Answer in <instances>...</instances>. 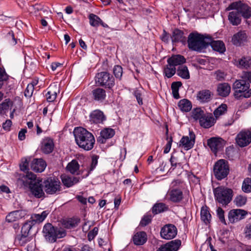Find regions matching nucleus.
<instances>
[{"instance_id":"f257e3e1","label":"nucleus","mask_w":251,"mask_h":251,"mask_svg":"<svg viewBox=\"0 0 251 251\" xmlns=\"http://www.w3.org/2000/svg\"><path fill=\"white\" fill-rule=\"evenodd\" d=\"M78 146L86 151L93 149L95 140L93 134L82 127H75L74 131Z\"/></svg>"},{"instance_id":"f03ea898","label":"nucleus","mask_w":251,"mask_h":251,"mask_svg":"<svg viewBox=\"0 0 251 251\" xmlns=\"http://www.w3.org/2000/svg\"><path fill=\"white\" fill-rule=\"evenodd\" d=\"M22 180L24 185L28 187L31 193L35 197L40 198L44 196L42 180L40 178H37L36 175L28 173L22 177Z\"/></svg>"},{"instance_id":"7ed1b4c3","label":"nucleus","mask_w":251,"mask_h":251,"mask_svg":"<svg viewBox=\"0 0 251 251\" xmlns=\"http://www.w3.org/2000/svg\"><path fill=\"white\" fill-rule=\"evenodd\" d=\"M44 236L47 241L54 243L57 238H62L66 236V231L63 228L55 227L50 223H47L43 229Z\"/></svg>"},{"instance_id":"20e7f679","label":"nucleus","mask_w":251,"mask_h":251,"mask_svg":"<svg viewBox=\"0 0 251 251\" xmlns=\"http://www.w3.org/2000/svg\"><path fill=\"white\" fill-rule=\"evenodd\" d=\"M207 38L197 33H191L188 37V47L192 50L201 52L207 47Z\"/></svg>"},{"instance_id":"39448f33","label":"nucleus","mask_w":251,"mask_h":251,"mask_svg":"<svg viewBox=\"0 0 251 251\" xmlns=\"http://www.w3.org/2000/svg\"><path fill=\"white\" fill-rule=\"evenodd\" d=\"M250 83L243 78L236 80L232 85L234 97L237 100L250 97L251 89H250Z\"/></svg>"},{"instance_id":"423d86ee","label":"nucleus","mask_w":251,"mask_h":251,"mask_svg":"<svg viewBox=\"0 0 251 251\" xmlns=\"http://www.w3.org/2000/svg\"><path fill=\"white\" fill-rule=\"evenodd\" d=\"M216 201L222 206L227 205L232 199L233 190L225 186H218L213 189Z\"/></svg>"},{"instance_id":"0eeeda50","label":"nucleus","mask_w":251,"mask_h":251,"mask_svg":"<svg viewBox=\"0 0 251 251\" xmlns=\"http://www.w3.org/2000/svg\"><path fill=\"white\" fill-rule=\"evenodd\" d=\"M213 173L218 180H221L226 177L229 173L228 161L225 159H220L216 162L213 167Z\"/></svg>"},{"instance_id":"6e6552de","label":"nucleus","mask_w":251,"mask_h":251,"mask_svg":"<svg viewBox=\"0 0 251 251\" xmlns=\"http://www.w3.org/2000/svg\"><path fill=\"white\" fill-rule=\"evenodd\" d=\"M97 84L105 88H111L115 84L114 78L107 72L98 73L95 76Z\"/></svg>"},{"instance_id":"1a4fd4ad","label":"nucleus","mask_w":251,"mask_h":251,"mask_svg":"<svg viewBox=\"0 0 251 251\" xmlns=\"http://www.w3.org/2000/svg\"><path fill=\"white\" fill-rule=\"evenodd\" d=\"M231 10H236L245 19H249L251 17V8L240 1L231 3L226 8V11Z\"/></svg>"},{"instance_id":"9d476101","label":"nucleus","mask_w":251,"mask_h":251,"mask_svg":"<svg viewBox=\"0 0 251 251\" xmlns=\"http://www.w3.org/2000/svg\"><path fill=\"white\" fill-rule=\"evenodd\" d=\"M44 190L48 194H54L60 191V182L55 178H48L44 181Z\"/></svg>"},{"instance_id":"9b49d317","label":"nucleus","mask_w":251,"mask_h":251,"mask_svg":"<svg viewBox=\"0 0 251 251\" xmlns=\"http://www.w3.org/2000/svg\"><path fill=\"white\" fill-rule=\"evenodd\" d=\"M236 142L240 147L249 145L251 143V130H241L236 136Z\"/></svg>"},{"instance_id":"f8f14e48","label":"nucleus","mask_w":251,"mask_h":251,"mask_svg":"<svg viewBox=\"0 0 251 251\" xmlns=\"http://www.w3.org/2000/svg\"><path fill=\"white\" fill-rule=\"evenodd\" d=\"M177 234V228L173 225L168 224L162 227L160 235L163 239L170 240L176 237Z\"/></svg>"},{"instance_id":"ddd939ff","label":"nucleus","mask_w":251,"mask_h":251,"mask_svg":"<svg viewBox=\"0 0 251 251\" xmlns=\"http://www.w3.org/2000/svg\"><path fill=\"white\" fill-rule=\"evenodd\" d=\"M207 146L215 154L224 148V140L220 137H211L207 141Z\"/></svg>"},{"instance_id":"4468645a","label":"nucleus","mask_w":251,"mask_h":251,"mask_svg":"<svg viewBox=\"0 0 251 251\" xmlns=\"http://www.w3.org/2000/svg\"><path fill=\"white\" fill-rule=\"evenodd\" d=\"M247 213V212L243 209H232L228 213V220L231 223L237 222L245 218Z\"/></svg>"},{"instance_id":"2eb2a0df","label":"nucleus","mask_w":251,"mask_h":251,"mask_svg":"<svg viewBox=\"0 0 251 251\" xmlns=\"http://www.w3.org/2000/svg\"><path fill=\"white\" fill-rule=\"evenodd\" d=\"M189 135L183 136L180 141V145L187 150L192 149L195 143L196 136L194 132L189 130Z\"/></svg>"},{"instance_id":"dca6fc26","label":"nucleus","mask_w":251,"mask_h":251,"mask_svg":"<svg viewBox=\"0 0 251 251\" xmlns=\"http://www.w3.org/2000/svg\"><path fill=\"white\" fill-rule=\"evenodd\" d=\"M105 120V116L100 110H94L90 115V121L91 123L95 124H103Z\"/></svg>"},{"instance_id":"f3484780","label":"nucleus","mask_w":251,"mask_h":251,"mask_svg":"<svg viewBox=\"0 0 251 251\" xmlns=\"http://www.w3.org/2000/svg\"><path fill=\"white\" fill-rule=\"evenodd\" d=\"M181 242L177 239L172 240L161 246L156 251H177L181 246Z\"/></svg>"},{"instance_id":"a211bd4d","label":"nucleus","mask_w":251,"mask_h":251,"mask_svg":"<svg viewBox=\"0 0 251 251\" xmlns=\"http://www.w3.org/2000/svg\"><path fill=\"white\" fill-rule=\"evenodd\" d=\"M168 196L169 200L175 203L179 202L183 198L182 191L178 188H173L170 190Z\"/></svg>"},{"instance_id":"6ab92c4d","label":"nucleus","mask_w":251,"mask_h":251,"mask_svg":"<svg viewBox=\"0 0 251 251\" xmlns=\"http://www.w3.org/2000/svg\"><path fill=\"white\" fill-rule=\"evenodd\" d=\"M54 147L53 139L50 137H46L43 139L41 142V149L43 152L45 154L51 153Z\"/></svg>"},{"instance_id":"aec40b11","label":"nucleus","mask_w":251,"mask_h":251,"mask_svg":"<svg viewBox=\"0 0 251 251\" xmlns=\"http://www.w3.org/2000/svg\"><path fill=\"white\" fill-rule=\"evenodd\" d=\"M247 41V35L245 31H240L233 35L232 43L236 46H241Z\"/></svg>"},{"instance_id":"412c9836","label":"nucleus","mask_w":251,"mask_h":251,"mask_svg":"<svg viewBox=\"0 0 251 251\" xmlns=\"http://www.w3.org/2000/svg\"><path fill=\"white\" fill-rule=\"evenodd\" d=\"M207 39V47L210 45L213 50L221 53H224L226 51L225 45L223 41H213L211 37H208Z\"/></svg>"},{"instance_id":"4be33fe9","label":"nucleus","mask_w":251,"mask_h":251,"mask_svg":"<svg viewBox=\"0 0 251 251\" xmlns=\"http://www.w3.org/2000/svg\"><path fill=\"white\" fill-rule=\"evenodd\" d=\"M46 162L41 158H34L30 164L31 170L36 172H43L46 168Z\"/></svg>"},{"instance_id":"5701e85b","label":"nucleus","mask_w":251,"mask_h":251,"mask_svg":"<svg viewBox=\"0 0 251 251\" xmlns=\"http://www.w3.org/2000/svg\"><path fill=\"white\" fill-rule=\"evenodd\" d=\"M213 96V94L211 91L204 89L198 92L197 99L201 103H206L211 100Z\"/></svg>"},{"instance_id":"b1692460","label":"nucleus","mask_w":251,"mask_h":251,"mask_svg":"<svg viewBox=\"0 0 251 251\" xmlns=\"http://www.w3.org/2000/svg\"><path fill=\"white\" fill-rule=\"evenodd\" d=\"M115 134V131L111 128H105L100 131V136L98 138V142L104 144L106 139L112 138Z\"/></svg>"},{"instance_id":"393cba45","label":"nucleus","mask_w":251,"mask_h":251,"mask_svg":"<svg viewBox=\"0 0 251 251\" xmlns=\"http://www.w3.org/2000/svg\"><path fill=\"white\" fill-rule=\"evenodd\" d=\"M235 61L236 65L239 68L242 69L251 68V57L250 56H242Z\"/></svg>"},{"instance_id":"a878e982","label":"nucleus","mask_w":251,"mask_h":251,"mask_svg":"<svg viewBox=\"0 0 251 251\" xmlns=\"http://www.w3.org/2000/svg\"><path fill=\"white\" fill-rule=\"evenodd\" d=\"M79 222V219L74 218L62 219L61 221L62 226L67 229H72L76 227Z\"/></svg>"},{"instance_id":"bb28decb","label":"nucleus","mask_w":251,"mask_h":251,"mask_svg":"<svg viewBox=\"0 0 251 251\" xmlns=\"http://www.w3.org/2000/svg\"><path fill=\"white\" fill-rule=\"evenodd\" d=\"M171 38L173 43L180 42L184 43L186 42V38L184 36L183 31L178 28H176L174 30Z\"/></svg>"},{"instance_id":"cd10ccee","label":"nucleus","mask_w":251,"mask_h":251,"mask_svg":"<svg viewBox=\"0 0 251 251\" xmlns=\"http://www.w3.org/2000/svg\"><path fill=\"white\" fill-rule=\"evenodd\" d=\"M186 59L184 57L181 55H173L171 57L167 59V63H171L176 67V66L179 65V66L185 63Z\"/></svg>"},{"instance_id":"c85d7f7f","label":"nucleus","mask_w":251,"mask_h":251,"mask_svg":"<svg viewBox=\"0 0 251 251\" xmlns=\"http://www.w3.org/2000/svg\"><path fill=\"white\" fill-rule=\"evenodd\" d=\"M231 87L227 83H220L217 87V92L219 96L226 97L228 96L230 92Z\"/></svg>"},{"instance_id":"c756f323","label":"nucleus","mask_w":251,"mask_h":251,"mask_svg":"<svg viewBox=\"0 0 251 251\" xmlns=\"http://www.w3.org/2000/svg\"><path fill=\"white\" fill-rule=\"evenodd\" d=\"M228 19L230 24L233 25H238L241 22V15L236 10L229 13Z\"/></svg>"},{"instance_id":"7c9ffc66","label":"nucleus","mask_w":251,"mask_h":251,"mask_svg":"<svg viewBox=\"0 0 251 251\" xmlns=\"http://www.w3.org/2000/svg\"><path fill=\"white\" fill-rule=\"evenodd\" d=\"M57 90L58 87L56 85H50L49 87L47 89V93L46 94V97L48 101L52 102L55 100Z\"/></svg>"},{"instance_id":"2f4dec72","label":"nucleus","mask_w":251,"mask_h":251,"mask_svg":"<svg viewBox=\"0 0 251 251\" xmlns=\"http://www.w3.org/2000/svg\"><path fill=\"white\" fill-rule=\"evenodd\" d=\"M63 184L67 187H70L79 181L80 178L77 177H71L66 175L61 176Z\"/></svg>"},{"instance_id":"473e14b6","label":"nucleus","mask_w":251,"mask_h":251,"mask_svg":"<svg viewBox=\"0 0 251 251\" xmlns=\"http://www.w3.org/2000/svg\"><path fill=\"white\" fill-rule=\"evenodd\" d=\"M147 239V234L144 231L136 233L133 237V243L136 245H143Z\"/></svg>"},{"instance_id":"72a5a7b5","label":"nucleus","mask_w":251,"mask_h":251,"mask_svg":"<svg viewBox=\"0 0 251 251\" xmlns=\"http://www.w3.org/2000/svg\"><path fill=\"white\" fill-rule=\"evenodd\" d=\"M92 95L95 100L102 101L105 99L106 92L102 88H97L92 91Z\"/></svg>"},{"instance_id":"f704fd0d","label":"nucleus","mask_w":251,"mask_h":251,"mask_svg":"<svg viewBox=\"0 0 251 251\" xmlns=\"http://www.w3.org/2000/svg\"><path fill=\"white\" fill-rule=\"evenodd\" d=\"M48 213L46 211H44L41 214H34L31 215L29 220L31 223L33 224L34 226L36 223H40L42 222L46 218Z\"/></svg>"},{"instance_id":"c9c22d12","label":"nucleus","mask_w":251,"mask_h":251,"mask_svg":"<svg viewBox=\"0 0 251 251\" xmlns=\"http://www.w3.org/2000/svg\"><path fill=\"white\" fill-rule=\"evenodd\" d=\"M211 215L207 206H202L201 210V219L206 225L209 224L211 221Z\"/></svg>"},{"instance_id":"e433bc0d","label":"nucleus","mask_w":251,"mask_h":251,"mask_svg":"<svg viewBox=\"0 0 251 251\" xmlns=\"http://www.w3.org/2000/svg\"><path fill=\"white\" fill-rule=\"evenodd\" d=\"M79 165L78 162L75 160H73L71 162L68 163L66 169L72 174L79 175L80 174L79 171Z\"/></svg>"},{"instance_id":"4c0bfd02","label":"nucleus","mask_w":251,"mask_h":251,"mask_svg":"<svg viewBox=\"0 0 251 251\" xmlns=\"http://www.w3.org/2000/svg\"><path fill=\"white\" fill-rule=\"evenodd\" d=\"M200 125L204 128H209L212 126L214 123V119L211 116H203L199 122Z\"/></svg>"},{"instance_id":"58836bf2","label":"nucleus","mask_w":251,"mask_h":251,"mask_svg":"<svg viewBox=\"0 0 251 251\" xmlns=\"http://www.w3.org/2000/svg\"><path fill=\"white\" fill-rule=\"evenodd\" d=\"M32 239L31 236L20 234L15 238V242L21 246H25L27 243L30 241Z\"/></svg>"},{"instance_id":"ea45409f","label":"nucleus","mask_w":251,"mask_h":251,"mask_svg":"<svg viewBox=\"0 0 251 251\" xmlns=\"http://www.w3.org/2000/svg\"><path fill=\"white\" fill-rule=\"evenodd\" d=\"M178 106L182 111L189 112L192 107L191 101L187 99L181 100L178 103Z\"/></svg>"},{"instance_id":"a19ab883","label":"nucleus","mask_w":251,"mask_h":251,"mask_svg":"<svg viewBox=\"0 0 251 251\" xmlns=\"http://www.w3.org/2000/svg\"><path fill=\"white\" fill-rule=\"evenodd\" d=\"M168 209V206L166 204L162 202L156 203L152 208V212L156 215L167 211Z\"/></svg>"},{"instance_id":"79ce46f5","label":"nucleus","mask_w":251,"mask_h":251,"mask_svg":"<svg viewBox=\"0 0 251 251\" xmlns=\"http://www.w3.org/2000/svg\"><path fill=\"white\" fill-rule=\"evenodd\" d=\"M176 73V68L171 63H168L164 66L163 74L168 78L172 77Z\"/></svg>"},{"instance_id":"37998d69","label":"nucleus","mask_w":251,"mask_h":251,"mask_svg":"<svg viewBox=\"0 0 251 251\" xmlns=\"http://www.w3.org/2000/svg\"><path fill=\"white\" fill-rule=\"evenodd\" d=\"M177 74L182 78L188 79L190 78V74L186 66L181 65L178 67L177 70Z\"/></svg>"},{"instance_id":"c03bdc74","label":"nucleus","mask_w":251,"mask_h":251,"mask_svg":"<svg viewBox=\"0 0 251 251\" xmlns=\"http://www.w3.org/2000/svg\"><path fill=\"white\" fill-rule=\"evenodd\" d=\"M21 211L16 210L12 211L8 214L6 217V220L9 223H12L19 220L21 218Z\"/></svg>"},{"instance_id":"a18cd8bd","label":"nucleus","mask_w":251,"mask_h":251,"mask_svg":"<svg viewBox=\"0 0 251 251\" xmlns=\"http://www.w3.org/2000/svg\"><path fill=\"white\" fill-rule=\"evenodd\" d=\"M33 226V224L31 223L29 220L26 221L22 227L21 233L30 236L31 230Z\"/></svg>"},{"instance_id":"49530a36","label":"nucleus","mask_w":251,"mask_h":251,"mask_svg":"<svg viewBox=\"0 0 251 251\" xmlns=\"http://www.w3.org/2000/svg\"><path fill=\"white\" fill-rule=\"evenodd\" d=\"M89 22L91 25L94 27L99 26L101 20L97 15L94 14H90L89 16Z\"/></svg>"},{"instance_id":"de8ad7c7","label":"nucleus","mask_w":251,"mask_h":251,"mask_svg":"<svg viewBox=\"0 0 251 251\" xmlns=\"http://www.w3.org/2000/svg\"><path fill=\"white\" fill-rule=\"evenodd\" d=\"M204 116V112L200 108H197L194 109L192 112V117L193 119L196 120H199V122L201 120V118H202Z\"/></svg>"},{"instance_id":"09e8293b","label":"nucleus","mask_w":251,"mask_h":251,"mask_svg":"<svg viewBox=\"0 0 251 251\" xmlns=\"http://www.w3.org/2000/svg\"><path fill=\"white\" fill-rule=\"evenodd\" d=\"M242 188L244 192L249 193L251 192V178L247 177L244 179Z\"/></svg>"},{"instance_id":"8fccbe9b","label":"nucleus","mask_w":251,"mask_h":251,"mask_svg":"<svg viewBox=\"0 0 251 251\" xmlns=\"http://www.w3.org/2000/svg\"><path fill=\"white\" fill-rule=\"evenodd\" d=\"M227 106L225 104H222L216 108L214 111V115L215 117L217 118L220 116L224 114L226 111Z\"/></svg>"},{"instance_id":"3c124183","label":"nucleus","mask_w":251,"mask_h":251,"mask_svg":"<svg viewBox=\"0 0 251 251\" xmlns=\"http://www.w3.org/2000/svg\"><path fill=\"white\" fill-rule=\"evenodd\" d=\"M247 202V198L242 195L237 196L234 200L235 204L239 207L243 206Z\"/></svg>"},{"instance_id":"603ef678","label":"nucleus","mask_w":251,"mask_h":251,"mask_svg":"<svg viewBox=\"0 0 251 251\" xmlns=\"http://www.w3.org/2000/svg\"><path fill=\"white\" fill-rule=\"evenodd\" d=\"M226 75V74L221 70H218L213 73V76L215 78L219 81H224Z\"/></svg>"},{"instance_id":"864d4df0","label":"nucleus","mask_w":251,"mask_h":251,"mask_svg":"<svg viewBox=\"0 0 251 251\" xmlns=\"http://www.w3.org/2000/svg\"><path fill=\"white\" fill-rule=\"evenodd\" d=\"M99 156L97 155H94L92 156V161L90 165V167L88 171L87 174L86 175V177L87 176L91 171H93L98 164V160L99 159Z\"/></svg>"},{"instance_id":"5fc2aeb1","label":"nucleus","mask_w":251,"mask_h":251,"mask_svg":"<svg viewBox=\"0 0 251 251\" xmlns=\"http://www.w3.org/2000/svg\"><path fill=\"white\" fill-rule=\"evenodd\" d=\"M8 79V75L6 73L5 70L0 68V89L3 85V82L7 80Z\"/></svg>"},{"instance_id":"6e6d98bb","label":"nucleus","mask_w":251,"mask_h":251,"mask_svg":"<svg viewBox=\"0 0 251 251\" xmlns=\"http://www.w3.org/2000/svg\"><path fill=\"white\" fill-rule=\"evenodd\" d=\"M113 73L117 78H121L123 75V68L121 66L116 65L113 69Z\"/></svg>"},{"instance_id":"4d7b16f0","label":"nucleus","mask_w":251,"mask_h":251,"mask_svg":"<svg viewBox=\"0 0 251 251\" xmlns=\"http://www.w3.org/2000/svg\"><path fill=\"white\" fill-rule=\"evenodd\" d=\"M34 91V84L30 83L27 85L25 91V96L26 97H30Z\"/></svg>"},{"instance_id":"13d9d810","label":"nucleus","mask_w":251,"mask_h":251,"mask_svg":"<svg viewBox=\"0 0 251 251\" xmlns=\"http://www.w3.org/2000/svg\"><path fill=\"white\" fill-rule=\"evenodd\" d=\"M217 213L220 221L222 223L226 225V220L224 216V211L223 210V209L220 207H218L217 210Z\"/></svg>"},{"instance_id":"bf43d9fd","label":"nucleus","mask_w":251,"mask_h":251,"mask_svg":"<svg viewBox=\"0 0 251 251\" xmlns=\"http://www.w3.org/2000/svg\"><path fill=\"white\" fill-rule=\"evenodd\" d=\"M151 221V216H145L141 220L140 225L141 226H145L149 224Z\"/></svg>"},{"instance_id":"052dcab7","label":"nucleus","mask_w":251,"mask_h":251,"mask_svg":"<svg viewBox=\"0 0 251 251\" xmlns=\"http://www.w3.org/2000/svg\"><path fill=\"white\" fill-rule=\"evenodd\" d=\"M10 100L9 99H5L4 101L0 104V112H1L4 110L8 109L9 106V103Z\"/></svg>"},{"instance_id":"680f3d73","label":"nucleus","mask_w":251,"mask_h":251,"mask_svg":"<svg viewBox=\"0 0 251 251\" xmlns=\"http://www.w3.org/2000/svg\"><path fill=\"white\" fill-rule=\"evenodd\" d=\"M245 237L249 239H251V224H248L245 229Z\"/></svg>"},{"instance_id":"e2e57ef3","label":"nucleus","mask_w":251,"mask_h":251,"mask_svg":"<svg viewBox=\"0 0 251 251\" xmlns=\"http://www.w3.org/2000/svg\"><path fill=\"white\" fill-rule=\"evenodd\" d=\"M134 95L136 97L138 103L139 105L143 104L142 99L141 98V93L140 91L136 90L134 92Z\"/></svg>"},{"instance_id":"0e129e2a","label":"nucleus","mask_w":251,"mask_h":251,"mask_svg":"<svg viewBox=\"0 0 251 251\" xmlns=\"http://www.w3.org/2000/svg\"><path fill=\"white\" fill-rule=\"evenodd\" d=\"M12 125V122L10 120H7L3 124L2 127L6 131H9L11 126Z\"/></svg>"},{"instance_id":"69168bd1","label":"nucleus","mask_w":251,"mask_h":251,"mask_svg":"<svg viewBox=\"0 0 251 251\" xmlns=\"http://www.w3.org/2000/svg\"><path fill=\"white\" fill-rule=\"evenodd\" d=\"M169 34L165 30H163V34L161 36V39L162 41L165 43H168L170 38Z\"/></svg>"},{"instance_id":"338daca9","label":"nucleus","mask_w":251,"mask_h":251,"mask_svg":"<svg viewBox=\"0 0 251 251\" xmlns=\"http://www.w3.org/2000/svg\"><path fill=\"white\" fill-rule=\"evenodd\" d=\"M182 86V83L180 81L174 82L172 83L171 89L172 91H178L179 88Z\"/></svg>"},{"instance_id":"774afa93","label":"nucleus","mask_w":251,"mask_h":251,"mask_svg":"<svg viewBox=\"0 0 251 251\" xmlns=\"http://www.w3.org/2000/svg\"><path fill=\"white\" fill-rule=\"evenodd\" d=\"M27 130L25 128H22L19 132L18 138L20 140L22 141L25 139V134L26 133Z\"/></svg>"}]
</instances>
